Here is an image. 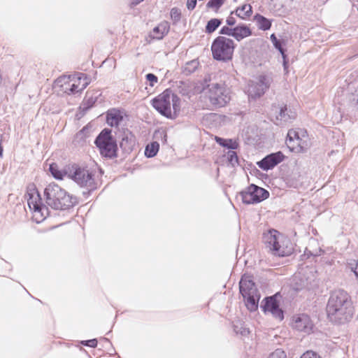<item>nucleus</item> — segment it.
<instances>
[{
    "mask_svg": "<svg viewBox=\"0 0 358 358\" xmlns=\"http://www.w3.org/2000/svg\"><path fill=\"white\" fill-rule=\"evenodd\" d=\"M96 100V98L94 99L93 97H89L85 100V102L83 103L84 109L87 110L93 106L95 101Z\"/></svg>",
    "mask_w": 358,
    "mask_h": 358,
    "instance_id": "41",
    "label": "nucleus"
},
{
    "mask_svg": "<svg viewBox=\"0 0 358 358\" xmlns=\"http://www.w3.org/2000/svg\"><path fill=\"white\" fill-rule=\"evenodd\" d=\"M215 141L220 145L227 148L229 150H236L238 147V143L231 138H223L221 137L215 136Z\"/></svg>",
    "mask_w": 358,
    "mask_h": 358,
    "instance_id": "25",
    "label": "nucleus"
},
{
    "mask_svg": "<svg viewBox=\"0 0 358 358\" xmlns=\"http://www.w3.org/2000/svg\"><path fill=\"white\" fill-rule=\"evenodd\" d=\"M197 0H187V8L188 10H192L194 9L196 5Z\"/></svg>",
    "mask_w": 358,
    "mask_h": 358,
    "instance_id": "46",
    "label": "nucleus"
},
{
    "mask_svg": "<svg viewBox=\"0 0 358 358\" xmlns=\"http://www.w3.org/2000/svg\"><path fill=\"white\" fill-rule=\"evenodd\" d=\"M352 307L350 296L343 289H338L331 293L327 305V310Z\"/></svg>",
    "mask_w": 358,
    "mask_h": 358,
    "instance_id": "12",
    "label": "nucleus"
},
{
    "mask_svg": "<svg viewBox=\"0 0 358 358\" xmlns=\"http://www.w3.org/2000/svg\"><path fill=\"white\" fill-rule=\"evenodd\" d=\"M69 177L78 186L87 189V192H83V195L85 197L98 188V182L94 178V171L87 167L73 165L69 173Z\"/></svg>",
    "mask_w": 358,
    "mask_h": 358,
    "instance_id": "3",
    "label": "nucleus"
},
{
    "mask_svg": "<svg viewBox=\"0 0 358 358\" xmlns=\"http://www.w3.org/2000/svg\"><path fill=\"white\" fill-rule=\"evenodd\" d=\"M159 150V144L157 141H153L148 144L145 149V155L148 158H152L155 157Z\"/></svg>",
    "mask_w": 358,
    "mask_h": 358,
    "instance_id": "28",
    "label": "nucleus"
},
{
    "mask_svg": "<svg viewBox=\"0 0 358 358\" xmlns=\"http://www.w3.org/2000/svg\"><path fill=\"white\" fill-rule=\"evenodd\" d=\"M268 358H287L286 353L282 349H276Z\"/></svg>",
    "mask_w": 358,
    "mask_h": 358,
    "instance_id": "39",
    "label": "nucleus"
},
{
    "mask_svg": "<svg viewBox=\"0 0 358 358\" xmlns=\"http://www.w3.org/2000/svg\"><path fill=\"white\" fill-rule=\"evenodd\" d=\"M199 62L197 59H193L187 62L182 67V73L189 76L194 73L199 67Z\"/></svg>",
    "mask_w": 358,
    "mask_h": 358,
    "instance_id": "29",
    "label": "nucleus"
},
{
    "mask_svg": "<svg viewBox=\"0 0 358 358\" xmlns=\"http://www.w3.org/2000/svg\"><path fill=\"white\" fill-rule=\"evenodd\" d=\"M3 147H0V157H1L3 156Z\"/></svg>",
    "mask_w": 358,
    "mask_h": 358,
    "instance_id": "53",
    "label": "nucleus"
},
{
    "mask_svg": "<svg viewBox=\"0 0 358 358\" xmlns=\"http://www.w3.org/2000/svg\"><path fill=\"white\" fill-rule=\"evenodd\" d=\"M49 171L52 176L57 180H62L65 173L61 170H59L57 166L55 164H51L49 167Z\"/></svg>",
    "mask_w": 358,
    "mask_h": 358,
    "instance_id": "32",
    "label": "nucleus"
},
{
    "mask_svg": "<svg viewBox=\"0 0 358 358\" xmlns=\"http://www.w3.org/2000/svg\"><path fill=\"white\" fill-rule=\"evenodd\" d=\"M128 143V138H122V141L120 142V148L124 150H128L130 149V148H127L126 144Z\"/></svg>",
    "mask_w": 358,
    "mask_h": 358,
    "instance_id": "48",
    "label": "nucleus"
},
{
    "mask_svg": "<svg viewBox=\"0 0 358 358\" xmlns=\"http://www.w3.org/2000/svg\"><path fill=\"white\" fill-rule=\"evenodd\" d=\"M222 23V19L213 18L210 19L206 25L205 31L207 34L214 32Z\"/></svg>",
    "mask_w": 358,
    "mask_h": 358,
    "instance_id": "30",
    "label": "nucleus"
},
{
    "mask_svg": "<svg viewBox=\"0 0 358 358\" xmlns=\"http://www.w3.org/2000/svg\"><path fill=\"white\" fill-rule=\"evenodd\" d=\"M227 157L229 162L234 166L236 164H238V157L237 153L234 151V150H229L227 152Z\"/></svg>",
    "mask_w": 358,
    "mask_h": 358,
    "instance_id": "35",
    "label": "nucleus"
},
{
    "mask_svg": "<svg viewBox=\"0 0 358 358\" xmlns=\"http://www.w3.org/2000/svg\"><path fill=\"white\" fill-rule=\"evenodd\" d=\"M90 136V129L86 126L76 133L73 138V143L76 145H83L87 138Z\"/></svg>",
    "mask_w": 358,
    "mask_h": 358,
    "instance_id": "23",
    "label": "nucleus"
},
{
    "mask_svg": "<svg viewBox=\"0 0 358 358\" xmlns=\"http://www.w3.org/2000/svg\"><path fill=\"white\" fill-rule=\"evenodd\" d=\"M293 288L295 290L313 289L317 286L316 272L312 269H302L296 273L293 278Z\"/></svg>",
    "mask_w": 358,
    "mask_h": 358,
    "instance_id": "9",
    "label": "nucleus"
},
{
    "mask_svg": "<svg viewBox=\"0 0 358 358\" xmlns=\"http://www.w3.org/2000/svg\"><path fill=\"white\" fill-rule=\"evenodd\" d=\"M251 35L252 31L248 26L245 24L239 25L233 28L232 37H234L238 41H240L242 39Z\"/></svg>",
    "mask_w": 358,
    "mask_h": 358,
    "instance_id": "22",
    "label": "nucleus"
},
{
    "mask_svg": "<svg viewBox=\"0 0 358 358\" xmlns=\"http://www.w3.org/2000/svg\"><path fill=\"white\" fill-rule=\"evenodd\" d=\"M255 20L257 22V26L259 29L266 31L270 29L271 27V20L265 17L260 14H256L255 15Z\"/></svg>",
    "mask_w": 358,
    "mask_h": 358,
    "instance_id": "26",
    "label": "nucleus"
},
{
    "mask_svg": "<svg viewBox=\"0 0 358 358\" xmlns=\"http://www.w3.org/2000/svg\"><path fill=\"white\" fill-rule=\"evenodd\" d=\"M352 101L355 102L357 106H358V94L355 95Z\"/></svg>",
    "mask_w": 358,
    "mask_h": 358,
    "instance_id": "50",
    "label": "nucleus"
},
{
    "mask_svg": "<svg viewBox=\"0 0 358 358\" xmlns=\"http://www.w3.org/2000/svg\"><path fill=\"white\" fill-rule=\"evenodd\" d=\"M300 358H322L319 355L312 350H308L302 354Z\"/></svg>",
    "mask_w": 358,
    "mask_h": 358,
    "instance_id": "40",
    "label": "nucleus"
},
{
    "mask_svg": "<svg viewBox=\"0 0 358 358\" xmlns=\"http://www.w3.org/2000/svg\"><path fill=\"white\" fill-rule=\"evenodd\" d=\"M278 294L264 299L261 303V308L264 313H271L273 317L282 321L284 319V312L280 308L279 302L277 300Z\"/></svg>",
    "mask_w": 358,
    "mask_h": 358,
    "instance_id": "13",
    "label": "nucleus"
},
{
    "mask_svg": "<svg viewBox=\"0 0 358 358\" xmlns=\"http://www.w3.org/2000/svg\"><path fill=\"white\" fill-rule=\"evenodd\" d=\"M169 25L167 22H163L153 28L150 36L154 39L160 40L168 34Z\"/></svg>",
    "mask_w": 358,
    "mask_h": 358,
    "instance_id": "20",
    "label": "nucleus"
},
{
    "mask_svg": "<svg viewBox=\"0 0 358 358\" xmlns=\"http://www.w3.org/2000/svg\"><path fill=\"white\" fill-rule=\"evenodd\" d=\"M252 13V6L249 4H244L231 12V15L235 14L238 17L244 20L250 17Z\"/></svg>",
    "mask_w": 358,
    "mask_h": 358,
    "instance_id": "24",
    "label": "nucleus"
},
{
    "mask_svg": "<svg viewBox=\"0 0 358 358\" xmlns=\"http://www.w3.org/2000/svg\"><path fill=\"white\" fill-rule=\"evenodd\" d=\"M123 112L113 108L108 110L106 114V123L110 127H117L120 123L123 120Z\"/></svg>",
    "mask_w": 358,
    "mask_h": 358,
    "instance_id": "19",
    "label": "nucleus"
},
{
    "mask_svg": "<svg viewBox=\"0 0 358 358\" xmlns=\"http://www.w3.org/2000/svg\"><path fill=\"white\" fill-rule=\"evenodd\" d=\"M348 266L351 271L354 273L356 279L358 280V260H350Z\"/></svg>",
    "mask_w": 358,
    "mask_h": 358,
    "instance_id": "38",
    "label": "nucleus"
},
{
    "mask_svg": "<svg viewBox=\"0 0 358 358\" xmlns=\"http://www.w3.org/2000/svg\"><path fill=\"white\" fill-rule=\"evenodd\" d=\"M171 18L175 24L180 20L181 12L179 8H173L171 10Z\"/></svg>",
    "mask_w": 358,
    "mask_h": 358,
    "instance_id": "37",
    "label": "nucleus"
},
{
    "mask_svg": "<svg viewBox=\"0 0 358 358\" xmlns=\"http://www.w3.org/2000/svg\"><path fill=\"white\" fill-rule=\"evenodd\" d=\"M210 103L215 107L224 106L229 102L231 96L229 90L224 83H212L203 87Z\"/></svg>",
    "mask_w": 358,
    "mask_h": 358,
    "instance_id": "5",
    "label": "nucleus"
},
{
    "mask_svg": "<svg viewBox=\"0 0 358 358\" xmlns=\"http://www.w3.org/2000/svg\"><path fill=\"white\" fill-rule=\"evenodd\" d=\"M220 34L223 35H227L229 36H232L233 35V28H229L228 26H224L220 30Z\"/></svg>",
    "mask_w": 358,
    "mask_h": 358,
    "instance_id": "44",
    "label": "nucleus"
},
{
    "mask_svg": "<svg viewBox=\"0 0 358 358\" xmlns=\"http://www.w3.org/2000/svg\"><path fill=\"white\" fill-rule=\"evenodd\" d=\"M285 155L278 151L265 156L262 160L257 162V166L263 171H268L273 169L285 159Z\"/></svg>",
    "mask_w": 358,
    "mask_h": 358,
    "instance_id": "15",
    "label": "nucleus"
},
{
    "mask_svg": "<svg viewBox=\"0 0 358 358\" xmlns=\"http://www.w3.org/2000/svg\"><path fill=\"white\" fill-rule=\"evenodd\" d=\"M27 203L31 210H33L36 222L43 220L49 214L47 205L42 203L40 194L34 186L29 187L27 192Z\"/></svg>",
    "mask_w": 358,
    "mask_h": 358,
    "instance_id": "8",
    "label": "nucleus"
},
{
    "mask_svg": "<svg viewBox=\"0 0 358 358\" xmlns=\"http://www.w3.org/2000/svg\"><path fill=\"white\" fill-rule=\"evenodd\" d=\"M294 140L299 141L297 143L298 145H301V139L299 138V133L293 129H290L287 133L286 142L287 144H290L292 142L294 141Z\"/></svg>",
    "mask_w": 358,
    "mask_h": 358,
    "instance_id": "33",
    "label": "nucleus"
},
{
    "mask_svg": "<svg viewBox=\"0 0 358 358\" xmlns=\"http://www.w3.org/2000/svg\"><path fill=\"white\" fill-rule=\"evenodd\" d=\"M159 134L160 136L164 135V141L166 142V134H165L164 132H159Z\"/></svg>",
    "mask_w": 358,
    "mask_h": 358,
    "instance_id": "52",
    "label": "nucleus"
},
{
    "mask_svg": "<svg viewBox=\"0 0 358 358\" xmlns=\"http://www.w3.org/2000/svg\"><path fill=\"white\" fill-rule=\"evenodd\" d=\"M78 80H80V81H81V80H82V77H81V76L78 77Z\"/></svg>",
    "mask_w": 358,
    "mask_h": 358,
    "instance_id": "54",
    "label": "nucleus"
},
{
    "mask_svg": "<svg viewBox=\"0 0 358 358\" xmlns=\"http://www.w3.org/2000/svg\"><path fill=\"white\" fill-rule=\"evenodd\" d=\"M81 344L90 347V348H96L97 346V340L96 338L87 340V341H81Z\"/></svg>",
    "mask_w": 358,
    "mask_h": 358,
    "instance_id": "43",
    "label": "nucleus"
},
{
    "mask_svg": "<svg viewBox=\"0 0 358 358\" xmlns=\"http://www.w3.org/2000/svg\"><path fill=\"white\" fill-rule=\"evenodd\" d=\"M292 327L299 331L310 334L313 329V323L306 314H299L293 317Z\"/></svg>",
    "mask_w": 358,
    "mask_h": 358,
    "instance_id": "17",
    "label": "nucleus"
},
{
    "mask_svg": "<svg viewBox=\"0 0 358 358\" xmlns=\"http://www.w3.org/2000/svg\"><path fill=\"white\" fill-rule=\"evenodd\" d=\"M327 314L331 322L338 324H345L352 319L353 307L327 310Z\"/></svg>",
    "mask_w": 358,
    "mask_h": 358,
    "instance_id": "14",
    "label": "nucleus"
},
{
    "mask_svg": "<svg viewBox=\"0 0 358 358\" xmlns=\"http://www.w3.org/2000/svg\"><path fill=\"white\" fill-rule=\"evenodd\" d=\"M224 3V0H209L206 6L207 8H213L215 11H217Z\"/></svg>",
    "mask_w": 358,
    "mask_h": 358,
    "instance_id": "36",
    "label": "nucleus"
},
{
    "mask_svg": "<svg viewBox=\"0 0 358 358\" xmlns=\"http://www.w3.org/2000/svg\"><path fill=\"white\" fill-rule=\"evenodd\" d=\"M4 140H5V136H3V134H1L0 135V147H3L2 143Z\"/></svg>",
    "mask_w": 358,
    "mask_h": 358,
    "instance_id": "51",
    "label": "nucleus"
},
{
    "mask_svg": "<svg viewBox=\"0 0 358 358\" xmlns=\"http://www.w3.org/2000/svg\"><path fill=\"white\" fill-rule=\"evenodd\" d=\"M233 329L236 334H241L242 336H246L249 334V330L246 328L243 323L240 321H237L233 323Z\"/></svg>",
    "mask_w": 358,
    "mask_h": 358,
    "instance_id": "31",
    "label": "nucleus"
},
{
    "mask_svg": "<svg viewBox=\"0 0 358 358\" xmlns=\"http://www.w3.org/2000/svg\"><path fill=\"white\" fill-rule=\"evenodd\" d=\"M243 203L255 204L262 202L269 196V192L256 185L252 184L240 192Z\"/></svg>",
    "mask_w": 358,
    "mask_h": 358,
    "instance_id": "10",
    "label": "nucleus"
},
{
    "mask_svg": "<svg viewBox=\"0 0 358 358\" xmlns=\"http://www.w3.org/2000/svg\"><path fill=\"white\" fill-rule=\"evenodd\" d=\"M234 50V41L225 36H217L211 45L213 57L217 61L227 62L231 59Z\"/></svg>",
    "mask_w": 358,
    "mask_h": 358,
    "instance_id": "6",
    "label": "nucleus"
},
{
    "mask_svg": "<svg viewBox=\"0 0 358 358\" xmlns=\"http://www.w3.org/2000/svg\"><path fill=\"white\" fill-rule=\"evenodd\" d=\"M296 116V112L285 106L280 108L279 114L276 116V119L281 122L280 124H283L294 120Z\"/></svg>",
    "mask_w": 358,
    "mask_h": 358,
    "instance_id": "21",
    "label": "nucleus"
},
{
    "mask_svg": "<svg viewBox=\"0 0 358 358\" xmlns=\"http://www.w3.org/2000/svg\"><path fill=\"white\" fill-rule=\"evenodd\" d=\"M56 83L57 85L60 86L62 90L64 92L68 94H73L86 88L89 84V81L87 80V77L85 76V79L82 83V87L80 89H78V85L76 83H71L69 81V78L66 76L59 78L56 80Z\"/></svg>",
    "mask_w": 358,
    "mask_h": 358,
    "instance_id": "16",
    "label": "nucleus"
},
{
    "mask_svg": "<svg viewBox=\"0 0 358 358\" xmlns=\"http://www.w3.org/2000/svg\"><path fill=\"white\" fill-rule=\"evenodd\" d=\"M270 38L273 46L280 52V54L285 52V50L282 48L283 42L278 39L275 34H272Z\"/></svg>",
    "mask_w": 358,
    "mask_h": 358,
    "instance_id": "34",
    "label": "nucleus"
},
{
    "mask_svg": "<svg viewBox=\"0 0 358 358\" xmlns=\"http://www.w3.org/2000/svg\"><path fill=\"white\" fill-rule=\"evenodd\" d=\"M94 143L103 157L111 159L117 156V145L110 129H103L96 138Z\"/></svg>",
    "mask_w": 358,
    "mask_h": 358,
    "instance_id": "7",
    "label": "nucleus"
},
{
    "mask_svg": "<svg viewBox=\"0 0 358 358\" xmlns=\"http://www.w3.org/2000/svg\"><path fill=\"white\" fill-rule=\"evenodd\" d=\"M130 1H131V4L137 5V4L140 3L141 2H142L143 0H130Z\"/></svg>",
    "mask_w": 358,
    "mask_h": 358,
    "instance_id": "49",
    "label": "nucleus"
},
{
    "mask_svg": "<svg viewBox=\"0 0 358 358\" xmlns=\"http://www.w3.org/2000/svg\"><path fill=\"white\" fill-rule=\"evenodd\" d=\"M226 22L228 26H234L236 24V20L235 17L230 14V15L227 18Z\"/></svg>",
    "mask_w": 358,
    "mask_h": 358,
    "instance_id": "47",
    "label": "nucleus"
},
{
    "mask_svg": "<svg viewBox=\"0 0 358 358\" xmlns=\"http://www.w3.org/2000/svg\"><path fill=\"white\" fill-rule=\"evenodd\" d=\"M281 55H282V59H283L282 65H283L284 70L287 73V71H287V69H288V60H287V55L285 54V52L281 53Z\"/></svg>",
    "mask_w": 358,
    "mask_h": 358,
    "instance_id": "45",
    "label": "nucleus"
},
{
    "mask_svg": "<svg viewBox=\"0 0 358 358\" xmlns=\"http://www.w3.org/2000/svg\"><path fill=\"white\" fill-rule=\"evenodd\" d=\"M263 242L266 248L275 256H289L294 251L291 241L275 229H271L264 233L263 234Z\"/></svg>",
    "mask_w": 358,
    "mask_h": 358,
    "instance_id": "2",
    "label": "nucleus"
},
{
    "mask_svg": "<svg viewBox=\"0 0 358 358\" xmlns=\"http://www.w3.org/2000/svg\"><path fill=\"white\" fill-rule=\"evenodd\" d=\"M171 105L173 108L171 115H174V119H176L178 116L180 110V99L176 94L171 93Z\"/></svg>",
    "mask_w": 358,
    "mask_h": 358,
    "instance_id": "27",
    "label": "nucleus"
},
{
    "mask_svg": "<svg viewBox=\"0 0 358 358\" xmlns=\"http://www.w3.org/2000/svg\"><path fill=\"white\" fill-rule=\"evenodd\" d=\"M152 107L162 115L174 120V115H171V91L166 90L162 93L152 100Z\"/></svg>",
    "mask_w": 358,
    "mask_h": 358,
    "instance_id": "11",
    "label": "nucleus"
},
{
    "mask_svg": "<svg viewBox=\"0 0 358 358\" xmlns=\"http://www.w3.org/2000/svg\"><path fill=\"white\" fill-rule=\"evenodd\" d=\"M145 77L147 80L150 82V85L152 87H153L158 81V78L153 73H148Z\"/></svg>",
    "mask_w": 358,
    "mask_h": 358,
    "instance_id": "42",
    "label": "nucleus"
},
{
    "mask_svg": "<svg viewBox=\"0 0 358 358\" xmlns=\"http://www.w3.org/2000/svg\"><path fill=\"white\" fill-rule=\"evenodd\" d=\"M272 79L270 76L262 75L259 77L258 82L250 87V94L253 97H260L267 89H268Z\"/></svg>",
    "mask_w": 358,
    "mask_h": 358,
    "instance_id": "18",
    "label": "nucleus"
},
{
    "mask_svg": "<svg viewBox=\"0 0 358 358\" xmlns=\"http://www.w3.org/2000/svg\"><path fill=\"white\" fill-rule=\"evenodd\" d=\"M43 193L47 206L55 210L69 209L78 202L76 196L54 182L48 185Z\"/></svg>",
    "mask_w": 358,
    "mask_h": 358,
    "instance_id": "1",
    "label": "nucleus"
},
{
    "mask_svg": "<svg viewBox=\"0 0 358 358\" xmlns=\"http://www.w3.org/2000/svg\"><path fill=\"white\" fill-rule=\"evenodd\" d=\"M239 292L242 295L245 306L250 311L257 310L260 294L255 283L248 275H243L239 282Z\"/></svg>",
    "mask_w": 358,
    "mask_h": 358,
    "instance_id": "4",
    "label": "nucleus"
}]
</instances>
